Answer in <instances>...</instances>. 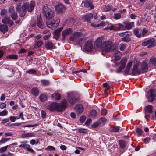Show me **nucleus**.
Wrapping results in <instances>:
<instances>
[{"instance_id":"nucleus-1","label":"nucleus","mask_w":156,"mask_h":156,"mask_svg":"<svg viewBox=\"0 0 156 156\" xmlns=\"http://www.w3.org/2000/svg\"><path fill=\"white\" fill-rule=\"evenodd\" d=\"M112 44L110 41H105L102 38H99L94 43V47L103 52H108L111 49Z\"/></svg>"},{"instance_id":"nucleus-2","label":"nucleus","mask_w":156,"mask_h":156,"mask_svg":"<svg viewBox=\"0 0 156 156\" xmlns=\"http://www.w3.org/2000/svg\"><path fill=\"white\" fill-rule=\"evenodd\" d=\"M35 5V2L31 1L30 3L25 2L21 6L20 4L17 5L16 10L17 12L19 14V16L21 17H24L25 15L26 11L31 12L33 10Z\"/></svg>"},{"instance_id":"nucleus-3","label":"nucleus","mask_w":156,"mask_h":156,"mask_svg":"<svg viewBox=\"0 0 156 156\" xmlns=\"http://www.w3.org/2000/svg\"><path fill=\"white\" fill-rule=\"evenodd\" d=\"M42 14L43 16L47 20H50L53 18L55 16L54 11L50 7L45 5L42 9Z\"/></svg>"},{"instance_id":"nucleus-4","label":"nucleus","mask_w":156,"mask_h":156,"mask_svg":"<svg viewBox=\"0 0 156 156\" xmlns=\"http://www.w3.org/2000/svg\"><path fill=\"white\" fill-rule=\"evenodd\" d=\"M66 105L67 101L66 100H63L58 104L53 103L48 105V108L51 111L57 110L58 111L61 112L65 110Z\"/></svg>"},{"instance_id":"nucleus-5","label":"nucleus","mask_w":156,"mask_h":156,"mask_svg":"<svg viewBox=\"0 0 156 156\" xmlns=\"http://www.w3.org/2000/svg\"><path fill=\"white\" fill-rule=\"evenodd\" d=\"M72 41H75L80 43L84 41L83 39L81 37V33L80 32H74L69 38Z\"/></svg>"},{"instance_id":"nucleus-6","label":"nucleus","mask_w":156,"mask_h":156,"mask_svg":"<svg viewBox=\"0 0 156 156\" xmlns=\"http://www.w3.org/2000/svg\"><path fill=\"white\" fill-rule=\"evenodd\" d=\"M60 22V20L58 17H55L51 22H46V24L48 28H51L53 27H57Z\"/></svg>"},{"instance_id":"nucleus-7","label":"nucleus","mask_w":156,"mask_h":156,"mask_svg":"<svg viewBox=\"0 0 156 156\" xmlns=\"http://www.w3.org/2000/svg\"><path fill=\"white\" fill-rule=\"evenodd\" d=\"M147 97L148 101L152 102L156 97V90H150L147 93Z\"/></svg>"},{"instance_id":"nucleus-8","label":"nucleus","mask_w":156,"mask_h":156,"mask_svg":"<svg viewBox=\"0 0 156 156\" xmlns=\"http://www.w3.org/2000/svg\"><path fill=\"white\" fill-rule=\"evenodd\" d=\"M154 41L155 40L154 39L152 38L143 42L142 43V45L144 46L148 45L147 47L148 48H150L154 46Z\"/></svg>"},{"instance_id":"nucleus-9","label":"nucleus","mask_w":156,"mask_h":156,"mask_svg":"<svg viewBox=\"0 0 156 156\" xmlns=\"http://www.w3.org/2000/svg\"><path fill=\"white\" fill-rule=\"evenodd\" d=\"M119 35L122 37V40L124 41L128 42L131 40L129 37L130 35L128 32L121 33L119 34Z\"/></svg>"},{"instance_id":"nucleus-10","label":"nucleus","mask_w":156,"mask_h":156,"mask_svg":"<svg viewBox=\"0 0 156 156\" xmlns=\"http://www.w3.org/2000/svg\"><path fill=\"white\" fill-rule=\"evenodd\" d=\"M113 53V56L112 57V61L115 62L120 59L122 55L121 53L117 50H114Z\"/></svg>"},{"instance_id":"nucleus-11","label":"nucleus","mask_w":156,"mask_h":156,"mask_svg":"<svg viewBox=\"0 0 156 156\" xmlns=\"http://www.w3.org/2000/svg\"><path fill=\"white\" fill-rule=\"evenodd\" d=\"M55 10L58 14L63 12L65 10V7L62 4H59L55 7Z\"/></svg>"},{"instance_id":"nucleus-12","label":"nucleus","mask_w":156,"mask_h":156,"mask_svg":"<svg viewBox=\"0 0 156 156\" xmlns=\"http://www.w3.org/2000/svg\"><path fill=\"white\" fill-rule=\"evenodd\" d=\"M72 30L70 28H68L64 30L62 32V40L64 41L65 40V38L66 36L71 34L72 32Z\"/></svg>"},{"instance_id":"nucleus-13","label":"nucleus","mask_w":156,"mask_h":156,"mask_svg":"<svg viewBox=\"0 0 156 156\" xmlns=\"http://www.w3.org/2000/svg\"><path fill=\"white\" fill-rule=\"evenodd\" d=\"M9 12L10 14L12 20H15L17 19L18 18L17 13L15 11L13 8H10Z\"/></svg>"},{"instance_id":"nucleus-14","label":"nucleus","mask_w":156,"mask_h":156,"mask_svg":"<svg viewBox=\"0 0 156 156\" xmlns=\"http://www.w3.org/2000/svg\"><path fill=\"white\" fill-rule=\"evenodd\" d=\"M37 26L40 28L43 29L44 28L43 20L41 15L37 17Z\"/></svg>"},{"instance_id":"nucleus-15","label":"nucleus","mask_w":156,"mask_h":156,"mask_svg":"<svg viewBox=\"0 0 156 156\" xmlns=\"http://www.w3.org/2000/svg\"><path fill=\"white\" fill-rule=\"evenodd\" d=\"M145 111L146 114L145 117H146L147 116H150V114L152 113V106L149 105L146 106L145 108Z\"/></svg>"},{"instance_id":"nucleus-16","label":"nucleus","mask_w":156,"mask_h":156,"mask_svg":"<svg viewBox=\"0 0 156 156\" xmlns=\"http://www.w3.org/2000/svg\"><path fill=\"white\" fill-rule=\"evenodd\" d=\"M63 29V27H62L59 28L55 30L54 32V38L56 40L58 39L59 37V34L61 31Z\"/></svg>"},{"instance_id":"nucleus-17","label":"nucleus","mask_w":156,"mask_h":156,"mask_svg":"<svg viewBox=\"0 0 156 156\" xmlns=\"http://www.w3.org/2000/svg\"><path fill=\"white\" fill-rule=\"evenodd\" d=\"M93 44L90 41H88L86 42L85 45V49L88 51H91L93 49Z\"/></svg>"},{"instance_id":"nucleus-18","label":"nucleus","mask_w":156,"mask_h":156,"mask_svg":"<svg viewBox=\"0 0 156 156\" xmlns=\"http://www.w3.org/2000/svg\"><path fill=\"white\" fill-rule=\"evenodd\" d=\"M138 65L137 64L134 65L133 68L132 70V73L133 75H135L140 73V72L138 70Z\"/></svg>"},{"instance_id":"nucleus-19","label":"nucleus","mask_w":156,"mask_h":156,"mask_svg":"<svg viewBox=\"0 0 156 156\" xmlns=\"http://www.w3.org/2000/svg\"><path fill=\"white\" fill-rule=\"evenodd\" d=\"M147 63L146 61H143L141 66V70L142 73L147 72L148 70Z\"/></svg>"},{"instance_id":"nucleus-20","label":"nucleus","mask_w":156,"mask_h":156,"mask_svg":"<svg viewBox=\"0 0 156 156\" xmlns=\"http://www.w3.org/2000/svg\"><path fill=\"white\" fill-rule=\"evenodd\" d=\"M92 3V2L91 0H86L84 2V6L86 7H90V9H92L94 8Z\"/></svg>"},{"instance_id":"nucleus-21","label":"nucleus","mask_w":156,"mask_h":156,"mask_svg":"<svg viewBox=\"0 0 156 156\" xmlns=\"http://www.w3.org/2000/svg\"><path fill=\"white\" fill-rule=\"evenodd\" d=\"M2 22L4 23H8L9 26H11L13 24V22L11 21L10 18L7 17H5L2 20Z\"/></svg>"},{"instance_id":"nucleus-22","label":"nucleus","mask_w":156,"mask_h":156,"mask_svg":"<svg viewBox=\"0 0 156 156\" xmlns=\"http://www.w3.org/2000/svg\"><path fill=\"white\" fill-rule=\"evenodd\" d=\"M123 23L125 25V28L127 29H130L132 28V27L134 26V23L133 22H131L128 23L126 22H124Z\"/></svg>"},{"instance_id":"nucleus-23","label":"nucleus","mask_w":156,"mask_h":156,"mask_svg":"<svg viewBox=\"0 0 156 156\" xmlns=\"http://www.w3.org/2000/svg\"><path fill=\"white\" fill-rule=\"evenodd\" d=\"M93 15L90 13L87 15H86L83 16V20L84 21H90L93 18Z\"/></svg>"},{"instance_id":"nucleus-24","label":"nucleus","mask_w":156,"mask_h":156,"mask_svg":"<svg viewBox=\"0 0 156 156\" xmlns=\"http://www.w3.org/2000/svg\"><path fill=\"white\" fill-rule=\"evenodd\" d=\"M132 65V61H130L128 62L126 67V68L125 70V74H128Z\"/></svg>"},{"instance_id":"nucleus-25","label":"nucleus","mask_w":156,"mask_h":156,"mask_svg":"<svg viewBox=\"0 0 156 156\" xmlns=\"http://www.w3.org/2000/svg\"><path fill=\"white\" fill-rule=\"evenodd\" d=\"M109 131L111 132H118L119 130V127L115 126H110Z\"/></svg>"},{"instance_id":"nucleus-26","label":"nucleus","mask_w":156,"mask_h":156,"mask_svg":"<svg viewBox=\"0 0 156 156\" xmlns=\"http://www.w3.org/2000/svg\"><path fill=\"white\" fill-rule=\"evenodd\" d=\"M76 113L78 114L81 113L83 110V105L81 104L78 105L76 106Z\"/></svg>"},{"instance_id":"nucleus-27","label":"nucleus","mask_w":156,"mask_h":156,"mask_svg":"<svg viewBox=\"0 0 156 156\" xmlns=\"http://www.w3.org/2000/svg\"><path fill=\"white\" fill-rule=\"evenodd\" d=\"M53 46V43L50 41H47L45 43V47L48 49H51Z\"/></svg>"},{"instance_id":"nucleus-28","label":"nucleus","mask_w":156,"mask_h":156,"mask_svg":"<svg viewBox=\"0 0 156 156\" xmlns=\"http://www.w3.org/2000/svg\"><path fill=\"white\" fill-rule=\"evenodd\" d=\"M43 44V42L41 40H39L35 42L34 48H38L41 47Z\"/></svg>"},{"instance_id":"nucleus-29","label":"nucleus","mask_w":156,"mask_h":156,"mask_svg":"<svg viewBox=\"0 0 156 156\" xmlns=\"http://www.w3.org/2000/svg\"><path fill=\"white\" fill-rule=\"evenodd\" d=\"M0 30L4 33L7 32L8 30L7 26L4 24L0 25Z\"/></svg>"},{"instance_id":"nucleus-30","label":"nucleus","mask_w":156,"mask_h":156,"mask_svg":"<svg viewBox=\"0 0 156 156\" xmlns=\"http://www.w3.org/2000/svg\"><path fill=\"white\" fill-rule=\"evenodd\" d=\"M117 25L118 26V27L115 30V31H122L126 29L125 25L124 26L120 23H118Z\"/></svg>"},{"instance_id":"nucleus-31","label":"nucleus","mask_w":156,"mask_h":156,"mask_svg":"<svg viewBox=\"0 0 156 156\" xmlns=\"http://www.w3.org/2000/svg\"><path fill=\"white\" fill-rule=\"evenodd\" d=\"M31 93L33 95L37 96L39 94V90L36 88H34L31 89Z\"/></svg>"},{"instance_id":"nucleus-32","label":"nucleus","mask_w":156,"mask_h":156,"mask_svg":"<svg viewBox=\"0 0 156 156\" xmlns=\"http://www.w3.org/2000/svg\"><path fill=\"white\" fill-rule=\"evenodd\" d=\"M134 33L137 37L140 38L141 37V34L139 33V29L138 28H135L134 30Z\"/></svg>"},{"instance_id":"nucleus-33","label":"nucleus","mask_w":156,"mask_h":156,"mask_svg":"<svg viewBox=\"0 0 156 156\" xmlns=\"http://www.w3.org/2000/svg\"><path fill=\"white\" fill-rule=\"evenodd\" d=\"M120 147L122 149H124L126 146V143L124 140H121L119 142Z\"/></svg>"},{"instance_id":"nucleus-34","label":"nucleus","mask_w":156,"mask_h":156,"mask_svg":"<svg viewBox=\"0 0 156 156\" xmlns=\"http://www.w3.org/2000/svg\"><path fill=\"white\" fill-rule=\"evenodd\" d=\"M35 136V134L34 133H24L22 135V136L23 138L28 137H33Z\"/></svg>"},{"instance_id":"nucleus-35","label":"nucleus","mask_w":156,"mask_h":156,"mask_svg":"<svg viewBox=\"0 0 156 156\" xmlns=\"http://www.w3.org/2000/svg\"><path fill=\"white\" fill-rule=\"evenodd\" d=\"M106 120V119L105 118H101L98 122L100 125L103 126L105 123Z\"/></svg>"},{"instance_id":"nucleus-36","label":"nucleus","mask_w":156,"mask_h":156,"mask_svg":"<svg viewBox=\"0 0 156 156\" xmlns=\"http://www.w3.org/2000/svg\"><path fill=\"white\" fill-rule=\"evenodd\" d=\"M113 8L112 5H105L104 8V11L108 12L110 11Z\"/></svg>"},{"instance_id":"nucleus-37","label":"nucleus","mask_w":156,"mask_h":156,"mask_svg":"<svg viewBox=\"0 0 156 156\" xmlns=\"http://www.w3.org/2000/svg\"><path fill=\"white\" fill-rule=\"evenodd\" d=\"M77 99L73 96H71L69 98V101L71 103L73 104L75 102Z\"/></svg>"},{"instance_id":"nucleus-38","label":"nucleus","mask_w":156,"mask_h":156,"mask_svg":"<svg viewBox=\"0 0 156 156\" xmlns=\"http://www.w3.org/2000/svg\"><path fill=\"white\" fill-rule=\"evenodd\" d=\"M39 98L41 102L45 101L47 99L46 95L44 94L41 95L39 97Z\"/></svg>"},{"instance_id":"nucleus-39","label":"nucleus","mask_w":156,"mask_h":156,"mask_svg":"<svg viewBox=\"0 0 156 156\" xmlns=\"http://www.w3.org/2000/svg\"><path fill=\"white\" fill-rule=\"evenodd\" d=\"M52 97L56 100H59L60 99V95L58 93H54L52 95Z\"/></svg>"},{"instance_id":"nucleus-40","label":"nucleus","mask_w":156,"mask_h":156,"mask_svg":"<svg viewBox=\"0 0 156 156\" xmlns=\"http://www.w3.org/2000/svg\"><path fill=\"white\" fill-rule=\"evenodd\" d=\"M89 116L91 117H94L97 116V112L95 110H92L90 113Z\"/></svg>"},{"instance_id":"nucleus-41","label":"nucleus","mask_w":156,"mask_h":156,"mask_svg":"<svg viewBox=\"0 0 156 156\" xmlns=\"http://www.w3.org/2000/svg\"><path fill=\"white\" fill-rule=\"evenodd\" d=\"M126 58H123L121 59V60L120 61V63L121 64V66H122L124 67H125L126 62Z\"/></svg>"},{"instance_id":"nucleus-42","label":"nucleus","mask_w":156,"mask_h":156,"mask_svg":"<svg viewBox=\"0 0 156 156\" xmlns=\"http://www.w3.org/2000/svg\"><path fill=\"white\" fill-rule=\"evenodd\" d=\"M41 83L44 86L48 85L49 84V82L48 80H41Z\"/></svg>"},{"instance_id":"nucleus-43","label":"nucleus","mask_w":156,"mask_h":156,"mask_svg":"<svg viewBox=\"0 0 156 156\" xmlns=\"http://www.w3.org/2000/svg\"><path fill=\"white\" fill-rule=\"evenodd\" d=\"M27 143V142H22L21 143V144L19 145V147H20L23 148L24 149H25L27 146L28 145V144H27L26 143Z\"/></svg>"},{"instance_id":"nucleus-44","label":"nucleus","mask_w":156,"mask_h":156,"mask_svg":"<svg viewBox=\"0 0 156 156\" xmlns=\"http://www.w3.org/2000/svg\"><path fill=\"white\" fill-rule=\"evenodd\" d=\"M7 57L11 59H16L17 58L18 56L16 55L13 54L8 55L7 56Z\"/></svg>"},{"instance_id":"nucleus-45","label":"nucleus","mask_w":156,"mask_h":156,"mask_svg":"<svg viewBox=\"0 0 156 156\" xmlns=\"http://www.w3.org/2000/svg\"><path fill=\"white\" fill-rule=\"evenodd\" d=\"M150 61L151 62L154 64L155 66H156V58L154 57H151Z\"/></svg>"},{"instance_id":"nucleus-46","label":"nucleus","mask_w":156,"mask_h":156,"mask_svg":"<svg viewBox=\"0 0 156 156\" xmlns=\"http://www.w3.org/2000/svg\"><path fill=\"white\" fill-rule=\"evenodd\" d=\"M78 131L80 133H85L87 131V129L82 128L78 129Z\"/></svg>"},{"instance_id":"nucleus-47","label":"nucleus","mask_w":156,"mask_h":156,"mask_svg":"<svg viewBox=\"0 0 156 156\" xmlns=\"http://www.w3.org/2000/svg\"><path fill=\"white\" fill-rule=\"evenodd\" d=\"M8 112L6 110H5L1 112H0V116H5L7 114Z\"/></svg>"},{"instance_id":"nucleus-48","label":"nucleus","mask_w":156,"mask_h":156,"mask_svg":"<svg viewBox=\"0 0 156 156\" xmlns=\"http://www.w3.org/2000/svg\"><path fill=\"white\" fill-rule=\"evenodd\" d=\"M108 24L107 28L111 30H115V29L114 28V26L113 25L111 24Z\"/></svg>"},{"instance_id":"nucleus-49","label":"nucleus","mask_w":156,"mask_h":156,"mask_svg":"<svg viewBox=\"0 0 156 156\" xmlns=\"http://www.w3.org/2000/svg\"><path fill=\"white\" fill-rule=\"evenodd\" d=\"M136 132L139 136L141 135L142 133V130L139 128H137L136 130Z\"/></svg>"},{"instance_id":"nucleus-50","label":"nucleus","mask_w":156,"mask_h":156,"mask_svg":"<svg viewBox=\"0 0 156 156\" xmlns=\"http://www.w3.org/2000/svg\"><path fill=\"white\" fill-rule=\"evenodd\" d=\"M8 146L7 145L3 147L0 149V152L1 153L4 152L7 149V148Z\"/></svg>"},{"instance_id":"nucleus-51","label":"nucleus","mask_w":156,"mask_h":156,"mask_svg":"<svg viewBox=\"0 0 156 156\" xmlns=\"http://www.w3.org/2000/svg\"><path fill=\"white\" fill-rule=\"evenodd\" d=\"M27 73L30 74H34L36 73V71L34 69H30L28 70Z\"/></svg>"},{"instance_id":"nucleus-52","label":"nucleus","mask_w":156,"mask_h":156,"mask_svg":"<svg viewBox=\"0 0 156 156\" xmlns=\"http://www.w3.org/2000/svg\"><path fill=\"white\" fill-rule=\"evenodd\" d=\"M121 17V15L119 13L115 14H114V18L116 20H118Z\"/></svg>"},{"instance_id":"nucleus-53","label":"nucleus","mask_w":156,"mask_h":156,"mask_svg":"<svg viewBox=\"0 0 156 156\" xmlns=\"http://www.w3.org/2000/svg\"><path fill=\"white\" fill-rule=\"evenodd\" d=\"M46 149L49 151H54L55 150V149L52 146H48Z\"/></svg>"},{"instance_id":"nucleus-54","label":"nucleus","mask_w":156,"mask_h":156,"mask_svg":"<svg viewBox=\"0 0 156 156\" xmlns=\"http://www.w3.org/2000/svg\"><path fill=\"white\" fill-rule=\"evenodd\" d=\"M80 72H83V73H86L87 70L86 69H81L79 71H75L74 72H72V74H77L79 73Z\"/></svg>"},{"instance_id":"nucleus-55","label":"nucleus","mask_w":156,"mask_h":156,"mask_svg":"<svg viewBox=\"0 0 156 156\" xmlns=\"http://www.w3.org/2000/svg\"><path fill=\"white\" fill-rule=\"evenodd\" d=\"M26 148L27 151L31 152H34V150L30 148V146L28 144Z\"/></svg>"},{"instance_id":"nucleus-56","label":"nucleus","mask_w":156,"mask_h":156,"mask_svg":"<svg viewBox=\"0 0 156 156\" xmlns=\"http://www.w3.org/2000/svg\"><path fill=\"white\" fill-rule=\"evenodd\" d=\"M9 139H10L7 138H2L0 140V143L2 144L5 143L9 140Z\"/></svg>"},{"instance_id":"nucleus-57","label":"nucleus","mask_w":156,"mask_h":156,"mask_svg":"<svg viewBox=\"0 0 156 156\" xmlns=\"http://www.w3.org/2000/svg\"><path fill=\"white\" fill-rule=\"evenodd\" d=\"M6 13V11L5 9H2L1 12V15L2 16H4Z\"/></svg>"},{"instance_id":"nucleus-58","label":"nucleus","mask_w":156,"mask_h":156,"mask_svg":"<svg viewBox=\"0 0 156 156\" xmlns=\"http://www.w3.org/2000/svg\"><path fill=\"white\" fill-rule=\"evenodd\" d=\"M103 86L104 87L107 88L106 90H109L111 87L110 86H109L107 83H103Z\"/></svg>"},{"instance_id":"nucleus-59","label":"nucleus","mask_w":156,"mask_h":156,"mask_svg":"<svg viewBox=\"0 0 156 156\" xmlns=\"http://www.w3.org/2000/svg\"><path fill=\"white\" fill-rule=\"evenodd\" d=\"M151 140L150 138L149 137H147L143 140V141L145 144H147L149 142V141Z\"/></svg>"},{"instance_id":"nucleus-60","label":"nucleus","mask_w":156,"mask_h":156,"mask_svg":"<svg viewBox=\"0 0 156 156\" xmlns=\"http://www.w3.org/2000/svg\"><path fill=\"white\" fill-rule=\"evenodd\" d=\"M100 124V123L99 122H96L94 123L93 124H92V127L93 128H96Z\"/></svg>"},{"instance_id":"nucleus-61","label":"nucleus","mask_w":156,"mask_h":156,"mask_svg":"<svg viewBox=\"0 0 156 156\" xmlns=\"http://www.w3.org/2000/svg\"><path fill=\"white\" fill-rule=\"evenodd\" d=\"M147 30L145 28H144L143 30L141 36H144L145 35V34L147 33Z\"/></svg>"},{"instance_id":"nucleus-62","label":"nucleus","mask_w":156,"mask_h":156,"mask_svg":"<svg viewBox=\"0 0 156 156\" xmlns=\"http://www.w3.org/2000/svg\"><path fill=\"white\" fill-rule=\"evenodd\" d=\"M107 24H108V22H107L103 21L100 24L97 25V26L99 27L100 26H104L106 25Z\"/></svg>"},{"instance_id":"nucleus-63","label":"nucleus","mask_w":156,"mask_h":156,"mask_svg":"<svg viewBox=\"0 0 156 156\" xmlns=\"http://www.w3.org/2000/svg\"><path fill=\"white\" fill-rule=\"evenodd\" d=\"M91 122V119L90 118L88 119L85 122V124L87 125H89Z\"/></svg>"},{"instance_id":"nucleus-64","label":"nucleus","mask_w":156,"mask_h":156,"mask_svg":"<svg viewBox=\"0 0 156 156\" xmlns=\"http://www.w3.org/2000/svg\"><path fill=\"white\" fill-rule=\"evenodd\" d=\"M107 111L105 109H103L101 111V115L103 116H105L106 113H107Z\"/></svg>"}]
</instances>
